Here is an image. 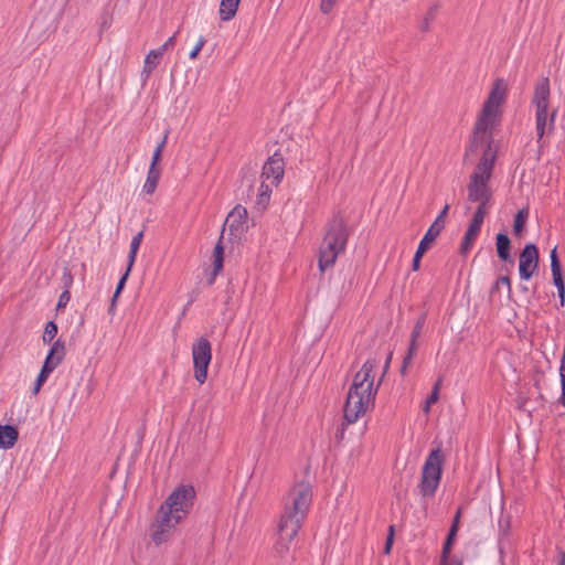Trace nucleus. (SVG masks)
<instances>
[{
  "instance_id": "obj_1",
  "label": "nucleus",
  "mask_w": 565,
  "mask_h": 565,
  "mask_svg": "<svg viewBox=\"0 0 565 565\" xmlns=\"http://www.w3.org/2000/svg\"><path fill=\"white\" fill-rule=\"evenodd\" d=\"M507 96V82L503 78H497L478 116L470 146L471 151L480 150L482 154L469 177L467 184L468 200L478 203L477 207H483L484 210L490 207L492 201L491 179L498 152L493 146L492 134L501 121L502 106Z\"/></svg>"
},
{
  "instance_id": "obj_2",
  "label": "nucleus",
  "mask_w": 565,
  "mask_h": 565,
  "mask_svg": "<svg viewBox=\"0 0 565 565\" xmlns=\"http://www.w3.org/2000/svg\"><path fill=\"white\" fill-rule=\"evenodd\" d=\"M312 501L311 484L307 480L295 482L282 501V511L278 523V539L274 545L275 554L284 558L290 551L294 539L301 529Z\"/></svg>"
},
{
  "instance_id": "obj_3",
  "label": "nucleus",
  "mask_w": 565,
  "mask_h": 565,
  "mask_svg": "<svg viewBox=\"0 0 565 565\" xmlns=\"http://www.w3.org/2000/svg\"><path fill=\"white\" fill-rule=\"evenodd\" d=\"M195 495L193 486L181 484L167 497L150 526L151 540L156 545L167 542L170 531L186 518L194 504Z\"/></svg>"
},
{
  "instance_id": "obj_4",
  "label": "nucleus",
  "mask_w": 565,
  "mask_h": 565,
  "mask_svg": "<svg viewBox=\"0 0 565 565\" xmlns=\"http://www.w3.org/2000/svg\"><path fill=\"white\" fill-rule=\"evenodd\" d=\"M444 455L440 447L433 449L425 460L418 484L423 497H433L440 483Z\"/></svg>"
},
{
  "instance_id": "obj_5",
  "label": "nucleus",
  "mask_w": 565,
  "mask_h": 565,
  "mask_svg": "<svg viewBox=\"0 0 565 565\" xmlns=\"http://www.w3.org/2000/svg\"><path fill=\"white\" fill-rule=\"evenodd\" d=\"M374 397L370 393L349 391L343 414L347 424H353L364 415L373 405Z\"/></svg>"
},
{
  "instance_id": "obj_6",
  "label": "nucleus",
  "mask_w": 565,
  "mask_h": 565,
  "mask_svg": "<svg viewBox=\"0 0 565 565\" xmlns=\"http://www.w3.org/2000/svg\"><path fill=\"white\" fill-rule=\"evenodd\" d=\"M194 377L203 384L207 377V367L212 359V347L207 339L201 337L192 345Z\"/></svg>"
},
{
  "instance_id": "obj_7",
  "label": "nucleus",
  "mask_w": 565,
  "mask_h": 565,
  "mask_svg": "<svg viewBox=\"0 0 565 565\" xmlns=\"http://www.w3.org/2000/svg\"><path fill=\"white\" fill-rule=\"evenodd\" d=\"M349 232L340 216H334L326 226L322 247H345Z\"/></svg>"
},
{
  "instance_id": "obj_8",
  "label": "nucleus",
  "mask_w": 565,
  "mask_h": 565,
  "mask_svg": "<svg viewBox=\"0 0 565 565\" xmlns=\"http://www.w3.org/2000/svg\"><path fill=\"white\" fill-rule=\"evenodd\" d=\"M376 366L377 362L375 360H367L355 374L349 391L370 393V395L375 396L377 388L373 387V371Z\"/></svg>"
},
{
  "instance_id": "obj_9",
  "label": "nucleus",
  "mask_w": 565,
  "mask_h": 565,
  "mask_svg": "<svg viewBox=\"0 0 565 565\" xmlns=\"http://www.w3.org/2000/svg\"><path fill=\"white\" fill-rule=\"evenodd\" d=\"M247 221V210L242 205H236L226 216L222 236L228 232L234 238H238L245 227Z\"/></svg>"
},
{
  "instance_id": "obj_10",
  "label": "nucleus",
  "mask_w": 565,
  "mask_h": 565,
  "mask_svg": "<svg viewBox=\"0 0 565 565\" xmlns=\"http://www.w3.org/2000/svg\"><path fill=\"white\" fill-rule=\"evenodd\" d=\"M285 164L277 153L268 158L263 166L262 179L270 185L277 186L284 178Z\"/></svg>"
},
{
  "instance_id": "obj_11",
  "label": "nucleus",
  "mask_w": 565,
  "mask_h": 565,
  "mask_svg": "<svg viewBox=\"0 0 565 565\" xmlns=\"http://www.w3.org/2000/svg\"><path fill=\"white\" fill-rule=\"evenodd\" d=\"M539 249H522L519 257V274L523 280H529L539 269Z\"/></svg>"
},
{
  "instance_id": "obj_12",
  "label": "nucleus",
  "mask_w": 565,
  "mask_h": 565,
  "mask_svg": "<svg viewBox=\"0 0 565 565\" xmlns=\"http://www.w3.org/2000/svg\"><path fill=\"white\" fill-rule=\"evenodd\" d=\"M65 355V345L61 340H56L51 347L42 369L39 373L42 377L46 379L58 366Z\"/></svg>"
},
{
  "instance_id": "obj_13",
  "label": "nucleus",
  "mask_w": 565,
  "mask_h": 565,
  "mask_svg": "<svg viewBox=\"0 0 565 565\" xmlns=\"http://www.w3.org/2000/svg\"><path fill=\"white\" fill-rule=\"evenodd\" d=\"M487 211L488 210H484L483 207L476 209L472 220L470 221V224L463 235L460 247H470L475 243L481 230V225L483 223Z\"/></svg>"
},
{
  "instance_id": "obj_14",
  "label": "nucleus",
  "mask_w": 565,
  "mask_h": 565,
  "mask_svg": "<svg viewBox=\"0 0 565 565\" xmlns=\"http://www.w3.org/2000/svg\"><path fill=\"white\" fill-rule=\"evenodd\" d=\"M550 95L551 89L548 78H540L535 84L534 95L532 98V105L535 107V110L548 109Z\"/></svg>"
},
{
  "instance_id": "obj_15",
  "label": "nucleus",
  "mask_w": 565,
  "mask_h": 565,
  "mask_svg": "<svg viewBox=\"0 0 565 565\" xmlns=\"http://www.w3.org/2000/svg\"><path fill=\"white\" fill-rule=\"evenodd\" d=\"M19 438V431L14 426L0 425V448H12Z\"/></svg>"
},
{
  "instance_id": "obj_16",
  "label": "nucleus",
  "mask_w": 565,
  "mask_h": 565,
  "mask_svg": "<svg viewBox=\"0 0 565 565\" xmlns=\"http://www.w3.org/2000/svg\"><path fill=\"white\" fill-rule=\"evenodd\" d=\"M212 260V271L210 277L206 280L207 286H212L216 279V277L221 274L224 264V249H213V254L211 257Z\"/></svg>"
},
{
  "instance_id": "obj_17",
  "label": "nucleus",
  "mask_w": 565,
  "mask_h": 565,
  "mask_svg": "<svg viewBox=\"0 0 565 565\" xmlns=\"http://www.w3.org/2000/svg\"><path fill=\"white\" fill-rule=\"evenodd\" d=\"M241 0H221L218 14L221 21H231L237 12Z\"/></svg>"
},
{
  "instance_id": "obj_18",
  "label": "nucleus",
  "mask_w": 565,
  "mask_h": 565,
  "mask_svg": "<svg viewBox=\"0 0 565 565\" xmlns=\"http://www.w3.org/2000/svg\"><path fill=\"white\" fill-rule=\"evenodd\" d=\"M340 249H319V269L321 273L327 270L328 268H331L338 257V252Z\"/></svg>"
},
{
  "instance_id": "obj_19",
  "label": "nucleus",
  "mask_w": 565,
  "mask_h": 565,
  "mask_svg": "<svg viewBox=\"0 0 565 565\" xmlns=\"http://www.w3.org/2000/svg\"><path fill=\"white\" fill-rule=\"evenodd\" d=\"M159 178H160V169L149 167L148 172H147V178H146L145 184L142 186V192H145L146 194H152L157 189Z\"/></svg>"
},
{
  "instance_id": "obj_20",
  "label": "nucleus",
  "mask_w": 565,
  "mask_h": 565,
  "mask_svg": "<svg viewBox=\"0 0 565 565\" xmlns=\"http://www.w3.org/2000/svg\"><path fill=\"white\" fill-rule=\"evenodd\" d=\"M274 185L262 181L256 198V205L259 210H265L270 201V194Z\"/></svg>"
},
{
  "instance_id": "obj_21",
  "label": "nucleus",
  "mask_w": 565,
  "mask_h": 565,
  "mask_svg": "<svg viewBox=\"0 0 565 565\" xmlns=\"http://www.w3.org/2000/svg\"><path fill=\"white\" fill-rule=\"evenodd\" d=\"M551 270H552V277H553V284L561 285L564 279L562 275V266L559 258L557 256V249H551Z\"/></svg>"
},
{
  "instance_id": "obj_22",
  "label": "nucleus",
  "mask_w": 565,
  "mask_h": 565,
  "mask_svg": "<svg viewBox=\"0 0 565 565\" xmlns=\"http://www.w3.org/2000/svg\"><path fill=\"white\" fill-rule=\"evenodd\" d=\"M443 226L439 222H434L430 227L427 230L424 237L419 241L417 247H427L428 244L433 243L436 237L440 234L443 231Z\"/></svg>"
},
{
  "instance_id": "obj_23",
  "label": "nucleus",
  "mask_w": 565,
  "mask_h": 565,
  "mask_svg": "<svg viewBox=\"0 0 565 565\" xmlns=\"http://www.w3.org/2000/svg\"><path fill=\"white\" fill-rule=\"evenodd\" d=\"M547 120H548V109L535 110L537 141H540L543 138V136L546 131Z\"/></svg>"
},
{
  "instance_id": "obj_24",
  "label": "nucleus",
  "mask_w": 565,
  "mask_h": 565,
  "mask_svg": "<svg viewBox=\"0 0 565 565\" xmlns=\"http://www.w3.org/2000/svg\"><path fill=\"white\" fill-rule=\"evenodd\" d=\"M417 341H418V339H413V338H411V340H409L408 349H407L406 354L403 358V363H402V367H401L402 375H405L407 373V370H408L409 365L412 364V360H413V358L417 351V347H418Z\"/></svg>"
},
{
  "instance_id": "obj_25",
  "label": "nucleus",
  "mask_w": 565,
  "mask_h": 565,
  "mask_svg": "<svg viewBox=\"0 0 565 565\" xmlns=\"http://www.w3.org/2000/svg\"><path fill=\"white\" fill-rule=\"evenodd\" d=\"M529 217V211L526 209L520 210L513 221V235L521 237L524 231L525 222Z\"/></svg>"
},
{
  "instance_id": "obj_26",
  "label": "nucleus",
  "mask_w": 565,
  "mask_h": 565,
  "mask_svg": "<svg viewBox=\"0 0 565 565\" xmlns=\"http://www.w3.org/2000/svg\"><path fill=\"white\" fill-rule=\"evenodd\" d=\"M158 60L159 58H156V54L153 52H149L146 55L143 70L141 72V76L145 79H147L150 76V74L152 73V71L157 67Z\"/></svg>"
},
{
  "instance_id": "obj_27",
  "label": "nucleus",
  "mask_w": 565,
  "mask_h": 565,
  "mask_svg": "<svg viewBox=\"0 0 565 565\" xmlns=\"http://www.w3.org/2000/svg\"><path fill=\"white\" fill-rule=\"evenodd\" d=\"M456 535H457V533H455L454 530H449L448 535H447L446 541L443 546L441 565L446 563V561L450 554Z\"/></svg>"
},
{
  "instance_id": "obj_28",
  "label": "nucleus",
  "mask_w": 565,
  "mask_h": 565,
  "mask_svg": "<svg viewBox=\"0 0 565 565\" xmlns=\"http://www.w3.org/2000/svg\"><path fill=\"white\" fill-rule=\"evenodd\" d=\"M168 139V132L163 136L162 140L157 145V147L153 150L152 159L150 162V167L158 168V162L160 161L163 148L166 146Z\"/></svg>"
},
{
  "instance_id": "obj_29",
  "label": "nucleus",
  "mask_w": 565,
  "mask_h": 565,
  "mask_svg": "<svg viewBox=\"0 0 565 565\" xmlns=\"http://www.w3.org/2000/svg\"><path fill=\"white\" fill-rule=\"evenodd\" d=\"M57 334V326L54 321H49L45 326L44 333H43V342L44 343H51L53 339Z\"/></svg>"
},
{
  "instance_id": "obj_30",
  "label": "nucleus",
  "mask_w": 565,
  "mask_h": 565,
  "mask_svg": "<svg viewBox=\"0 0 565 565\" xmlns=\"http://www.w3.org/2000/svg\"><path fill=\"white\" fill-rule=\"evenodd\" d=\"M437 11H438V4L434 3L429 7V9L427 10V12L425 13V15L423 18V23L420 25V29L423 31H426L428 29L429 23L435 19Z\"/></svg>"
},
{
  "instance_id": "obj_31",
  "label": "nucleus",
  "mask_w": 565,
  "mask_h": 565,
  "mask_svg": "<svg viewBox=\"0 0 565 565\" xmlns=\"http://www.w3.org/2000/svg\"><path fill=\"white\" fill-rule=\"evenodd\" d=\"M111 21H113V14L107 8H105L98 18V24H99L100 31L107 30L111 25Z\"/></svg>"
},
{
  "instance_id": "obj_32",
  "label": "nucleus",
  "mask_w": 565,
  "mask_h": 565,
  "mask_svg": "<svg viewBox=\"0 0 565 565\" xmlns=\"http://www.w3.org/2000/svg\"><path fill=\"white\" fill-rule=\"evenodd\" d=\"M441 382H443L441 377H439L436 381V383L433 386V390H431L430 394L426 398V404H434V403H436L438 401V398H439V390H440Z\"/></svg>"
},
{
  "instance_id": "obj_33",
  "label": "nucleus",
  "mask_w": 565,
  "mask_h": 565,
  "mask_svg": "<svg viewBox=\"0 0 565 565\" xmlns=\"http://www.w3.org/2000/svg\"><path fill=\"white\" fill-rule=\"evenodd\" d=\"M425 322H426V313H423L420 315V317L417 319L413 330H412V333H411V338L413 339H418L420 337V333H422V330L425 326Z\"/></svg>"
},
{
  "instance_id": "obj_34",
  "label": "nucleus",
  "mask_w": 565,
  "mask_h": 565,
  "mask_svg": "<svg viewBox=\"0 0 565 565\" xmlns=\"http://www.w3.org/2000/svg\"><path fill=\"white\" fill-rule=\"evenodd\" d=\"M62 284L65 290H68L73 284V276L68 267L63 268Z\"/></svg>"
},
{
  "instance_id": "obj_35",
  "label": "nucleus",
  "mask_w": 565,
  "mask_h": 565,
  "mask_svg": "<svg viewBox=\"0 0 565 565\" xmlns=\"http://www.w3.org/2000/svg\"><path fill=\"white\" fill-rule=\"evenodd\" d=\"M205 42H206V40L202 35L198 39L196 44L194 45V47L191 50V52L189 54V57L191 60H194L198 57V55H199L200 51L202 50V47L204 46Z\"/></svg>"
},
{
  "instance_id": "obj_36",
  "label": "nucleus",
  "mask_w": 565,
  "mask_h": 565,
  "mask_svg": "<svg viewBox=\"0 0 565 565\" xmlns=\"http://www.w3.org/2000/svg\"><path fill=\"white\" fill-rule=\"evenodd\" d=\"M393 541H394V526L391 525L388 527V534H387L385 546H384V553L385 554H390L391 553Z\"/></svg>"
},
{
  "instance_id": "obj_37",
  "label": "nucleus",
  "mask_w": 565,
  "mask_h": 565,
  "mask_svg": "<svg viewBox=\"0 0 565 565\" xmlns=\"http://www.w3.org/2000/svg\"><path fill=\"white\" fill-rule=\"evenodd\" d=\"M427 250L428 249H416V253L414 255L413 263H412L413 270H417L419 268L420 260Z\"/></svg>"
},
{
  "instance_id": "obj_38",
  "label": "nucleus",
  "mask_w": 565,
  "mask_h": 565,
  "mask_svg": "<svg viewBox=\"0 0 565 565\" xmlns=\"http://www.w3.org/2000/svg\"><path fill=\"white\" fill-rule=\"evenodd\" d=\"M71 299V292L70 290H65L60 295L58 301H57V309L65 308Z\"/></svg>"
},
{
  "instance_id": "obj_39",
  "label": "nucleus",
  "mask_w": 565,
  "mask_h": 565,
  "mask_svg": "<svg viewBox=\"0 0 565 565\" xmlns=\"http://www.w3.org/2000/svg\"><path fill=\"white\" fill-rule=\"evenodd\" d=\"M129 273L130 271H125L124 275L120 277L118 284H117V287H116V290H115V294H114V297H113V300H115L117 298V296L120 294V291L122 290L125 284H126V280L129 276Z\"/></svg>"
},
{
  "instance_id": "obj_40",
  "label": "nucleus",
  "mask_w": 565,
  "mask_h": 565,
  "mask_svg": "<svg viewBox=\"0 0 565 565\" xmlns=\"http://www.w3.org/2000/svg\"><path fill=\"white\" fill-rule=\"evenodd\" d=\"M559 379L562 388L559 403L565 407V369H559Z\"/></svg>"
},
{
  "instance_id": "obj_41",
  "label": "nucleus",
  "mask_w": 565,
  "mask_h": 565,
  "mask_svg": "<svg viewBox=\"0 0 565 565\" xmlns=\"http://www.w3.org/2000/svg\"><path fill=\"white\" fill-rule=\"evenodd\" d=\"M495 247H510V238L507 234L499 233L497 235V245Z\"/></svg>"
},
{
  "instance_id": "obj_42",
  "label": "nucleus",
  "mask_w": 565,
  "mask_h": 565,
  "mask_svg": "<svg viewBox=\"0 0 565 565\" xmlns=\"http://www.w3.org/2000/svg\"><path fill=\"white\" fill-rule=\"evenodd\" d=\"M350 424H347V422L343 419V422L341 423V425L338 427L337 429V433H335V439L338 443L342 441L343 438H344V433H345V429L347 427L349 426Z\"/></svg>"
},
{
  "instance_id": "obj_43",
  "label": "nucleus",
  "mask_w": 565,
  "mask_h": 565,
  "mask_svg": "<svg viewBox=\"0 0 565 565\" xmlns=\"http://www.w3.org/2000/svg\"><path fill=\"white\" fill-rule=\"evenodd\" d=\"M337 0H321L320 9L323 13H329Z\"/></svg>"
},
{
  "instance_id": "obj_44",
  "label": "nucleus",
  "mask_w": 565,
  "mask_h": 565,
  "mask_svg": "<svg viewBox=\"0 0 565 565\" xmlns=\"http://www.w3.org/2000/svg\"><path fill=\"white\" fill-rule=\"evenodd\" d=\"M557 288V295L559 298V307H563L565 303V282L563 281L561 285L555 286Z\"/></svg>"
},
{
  "instance_id": "obj_45",
  "label": "nucleus",
  "mask_w": 565,
  "mask_h": 565,
  "mask_svg": "<svg viewBox=\"0 0 565 565\" xmlns=\"http://www.w3.org/2000/svg\"><path fill=\"white\" fill-rule=\"evenodd\" d=\"M448 210H449V205H448V204H446V205L444 206V209L439 212V214L437 215V217H436V220H435L434 222H439V223H440V225H441L443 227H445V217H446V215H447V213H448Z\"/></svg>"
},
{
  "instance_id": "obj_46",
  "label": "nucleus",
  "mask_w": 565,
  "mask_h": 565,
  "mask_svg": "<svg viewBox=\"0 0 565 565\" xmlns=\"http://www.w3.org/2000/svg\"><path fill=\"white\" fill-rule=\"evenodd\" d=\"M137 252H138V249H130L129 255H128V264H127V268H126L127 271L131 270L132 265L136 260Z\"/></svg>"
},
{
  "instance_id": "obj_47",
  "label": "nucleus",
  "mask_w": 565,
  "mask_h": 565,
  "mask_svg": "<svg viewBox=\"0 0 565 565\" xmlns=\"http://www.w3.org/2000/svg\"><path fill=\"white\" fill-rule=\"evenodd\" d=\"M45 381H46V379L42 377L41 375H38L35 382H34L32 393L38 394L40 392L42 385L45 383Z\"/></svg>"
},
{
  "instance_id": "obj_48",
  "label": "nucleus",
  "mask_w": 565,
  "mask_h": 565,
  "mask_svg": "<svg viewBox=\"0 0 565 565\" xmlns=\"http://www.w3.org/2000/svg\"><path fill=\"white\" fill-rule=\"evenodd\" d=\"M497 252H498V256L500 259H502L504 262H508V260L512 262L511 254H510L511 249H497Z\"/></svg>"
},
{
  "instance_id": "obj_49",
  "label": "nucleus",
  "mask_w": 565,
  "mask_h": 565,
  "mask_svg": "<svg viewBox=\"0 0 565 565\" xmlns=\"http://www.w3.org/2000/svg\"><path fill=\"white\" fill-rule=\"evenodd\" d=\"M141 239H142V232H139L137 233L131 242H130V246L129 247H140V244H141Z\"/></svg>"
},
{
  "instance_id": "obj_50",
  "label": "nucleus",
  "mask_w": 565,
  "mask_h": 565,
  "mask_svg": "<svg viewBox=\"0 0 565 565\" xmlns=\"http://www.w3.org/2000/svg\"><path fill=\"white\" fill-rule=\"evenodd\" d=\"M499 285H505L508 287V291L510 292L511 291V281H510V278L508 276H502L500 277L498 280H497V284L495 286L498 287Z\"/></svg>"
},
{
  "instance_id": "obj_51",
  "label": "nucleus",
  "mask_w": 565,
  "mask_h": 565,
  "mask_svg": "<svg viewBox=\"0 0 565 565\" xmlns=\"http://www.w3.org/2000/svg\"><path fill=\"white\" fill-rule=\"evenodd\" d=\"M177 39V34L171 35L162 45L166 46V49H170L174 45Z\"/></svg>"
},
{
  "instance_id": "obj_52",
  "label": "nucleus",
  "mask_w": 565,
  "mask_h": 565,
  "mask_svg": "<svg viewBox=\"0 0 565 565\" xmlns=\"http://www.w3.org/2000/svg\"><path fill=\"white\" fill-rule=\"evenodd\" d=\"M166 51H167L166 46L161 45L156 50H151L150 52H153L156 54V58H160Z\"/></svg>"
},
{
  "instance_id": "obj_53",
  "label": "nucleus",
  "mask_w": 565,
  "mask_h": 565,
  "mask_svg": "<svg viewBox=\"0 0 565 565\" xmlns=\"http://www.w3.org/2000/svg\"><path fill=\"white\" fill-rule=\"evenodd\" d=\"M166 51H167L166 46L161 45L156 50H151L150 52H153L156 54V58H160Z\"/></svg>"
},
{
  "instance_id": "obj_54",
  "label": "nucleus",
  "mask_w": 565,
  "mask_h": 565,
  "mask_svg": "<svg viewBox=\"0 0 565 565\" xmlns=\"http://www.w3.org/2000/svg\"><path fill=\"white\" fill-rule=\"evenodd\" d=\"M166 51H167L166 46L161 45L156 50H151L150 52H153L156 54V58H160Z\"/></svg>"
},
{
  "instance_id": "obj_55",
  "label": "nucleus",
  "mask_w": 565,
  "mask_h": 565,
  "mask_svg": "<svg viewBox=\"0 0 565 565\" xmlns=\"http://www.w3.org/2000/svg\"><path fill=\"white\" fill-rule=\"evenodd\" d=\"M459 522H460L459 520L454 519V520H452V524H451V526H450V529H449V530H454V532H455V533H457V532H458V529H459Z\"/></svg>"
},
{
  "instance_id": "obj_56",
  "label": "nucleus",
  "mask_w": 565,
  "mask_h": 565,
  "mask_svg": "<svg viewBox=\"0 0 565 565\" xmlns=\"http://www.w3.org/2000/svg\"><path fill=\"white\" fill-rule=\"evenodd\" d=\"M557 565H565V552H559Z\"/></svg>"
},
{
  "instance_id": "obj_57",
  "label": "nucleus",
  "mask_w": 565,
  "mask_h": 565,
  "mask_svg": "<svg viewBox=\"0 0 565 565\" xmlns=\"http://www.w3.org/2000/svg\"><path fill=\"white\" fill-rule=\"evenodd\" d=\"M555 116H556V110H553V113L550 116V129H553Z\"/></svg>"
},
{
  "instance_id": "obj_58",
  "label": "nucleus",
  "mask_w": 565,
  "mask_h": 565,
  "mask_svg": "<svg viewBox=\"0 0 565 565\" xmlns=\"http://www.w3.org/2000/svg\"><path fill=\"white\" fill-rule=\"evenodd\" d=\"M391 359H392V353L388 354V356H387V359L385 361L384 373L386 372V370L390 366Z\"/></svg>"
},
{
  "instance_id": "obj_59",
  "label": "nucleus",
  "mask_w": 565,
  "mask_h": 565,
  "mask_svg": "<svg viewBox=\"0 0 565 565\" xmlns=\"http://www.w3.org/2000/svg\"><path fill=\"white\" fill-rule=\"evenodd\" d=\"M449 565H462V562L460 559H451V562L449 563Z\"/></svg>"
},
{
  "instance_id": "obj_60",
  "label": "nucleus",
  "mask_w": 565,
  "mask_h": 565,
  "mask_svg": "<svg viewBox=\"0 0 565 565\" xmlns=\"http://www.w3.org/2000/svg\"><path fill=\"white\" fill-rule=\"evenodd\" d=\"M430 405H431V404H426V403H425V405H424V407H423V412L427 414V413L430 411Z\"/></svg>"
},
{
  "instance_id": "obj_61",
  "label": "nucleus",
  "mask_w": 565,
  "mask_h": 565,
  "mask_svg": "<svg viewBox=\"0 0 565 565\" xmlns=\"http://www.w3.org/2000/svg\"><path fill=\"white\" fill-rule=\"evenodd\" d=\"M460 515H461V509H458L456 514H455V516H454V519H457V520L460 521Z\"/></svg>"
},
{
  "instance_id": "obj_62",
  "label": "nucleus",
  "mask_w": 565,
  "mask_h": 565,
  "mask_svg": "<svg viewBox=\"0 0 565 565\" xmlns=\"http://www.w3.org/2000/svg\"><path fill=\"white\" fill-rule=\"evenodd\" d=\"M523 247L530 248V247H536L534 243H526Z\"/></svg>"
},
{
  "instance_id": "obj_63",
  "label": "nucleus",
  "mask_w": 565,
  "mask_h": 565,
  "mask_svg": "<svg viewBox=\"0 0 565 565\" xmlns=\"http://www.w3.org/2000/svg\"><path fill=\"white\" fill-rule=\"evenodd\" d=\"M214 247L220 248L222 247L221 243L218 242Z\"/></svg>"
}]
</instances>
